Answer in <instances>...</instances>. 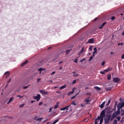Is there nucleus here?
Segmentation results:
<instances>
[{"instance_id":"0eeeda50","label":"nucleus","mask_w":124,"mask_h":124,"mask_svg":"<svg viewBox=\"0 0 124 124\" xmlns=\"http://www.w3.org/2000/svg\"><path fill=\"white\" fill-rule=\"evenodd\" d=\"M40 93H43V94H49V92L44 90H40Z\"/></svg>"},{"instance_id":"4d7b16f0","label":"nucleus","mask_w":124,"mask_h":124,"mask_svg":"<svg viewBox=\"0 0 124 124\" xmlns=\"http://www.w3.org/2000/svg\"><path fill=\"white\" fill-rule=\"evenodd\" d=\"M100 124H101V123H102V122H103V119H100Z\"/></svg>"},{"instance_id":"13d9d810","label":"nucleus","mask_w":124,"mask_h":124,"mask_svg":"<svg viewBox=\"0 0 124 124\" xmlns=\"http://www.w3.org/2000/svg\"><path fill=\"white\" fill-rule=\"evenodd\" d=\"M28 87L29 86H24L23 87V89H28Z\"/></svg>"},{"instance_id":"37998d69","label":"nucleus","mask_w":124,"mask_h":124,"mask_svg":"<svg viewBox=\"0 0 124 124\" xmlns=\"http://www.w3.org/2000/svg\"><path fill=\"white\" fill-rule=\"evenodd\" d=\"M105 64V61H103L101 64V65L103 66Z\"/></svg>"},{"instance_id":"20e7f679","label":"nucleus","mask_w":124,"mask_h":124,"mask_svg":"<svg viewBox=\"0 0 124 124\" xmlns=\"http://www.w3.org/2000/svg\"><path fill=\"white\" fill-rule=\"evenodd\" d=\"M113 81L114 82V83H119V82L121 81V78H114Z\"/></svg>"},{"instance_id":"c03bdc74","label":"nucleus","mask_w":124,"mask_h":124,"mask_svg":"<svg viewBox=\"0 0 124 124\" xmlns=\"http://www.w3.org/2000/svg\"><path fill=\"white\" fill-rule=\"evenodd\" d=\"M25 106V104H23L22 105H19L20 107H24Z\"/></svg>"},{"instance_id":"0e129e2a","label":"nucleus","mask_w":124,"mask_h":124,"mask_svg":"<svg viewBox=\"0 0 124 124\" xmlns=\"http://www.w3.org/2000/svg\"><path fill=\"white\" fill-rule=\"evenodd\" d=\"M114 54H115V53L113 52H110V55H114Z\"/></svg>"},{"instance_id":"c85d7f7f","label":"nucleus","mask_w":124,"mask_h":124,"mask_svg":"<svg viewBox=\"0 0 124 124\" xmlns=\"http://www.w3.org/2000/svg\"><path fill=\"white\" fill-rule=\"evenodd\" d=\"M70 51H71V49H70V50H67L66 51V55H68V53L70 52Z\"/></svg>"},{"instance_id":"5701e85b","label":"nucleus","mask_w":124,"mask_h":124,"mask_svg":"<svg viewBox=\"0 0 124 124\" xmlns=\"http://www.w3.org/2000/svg\"><path fill=\"white\" fill-rule=\"evenodd\" d=\"M11 81V78H10L9 80L7 81L6 88H7V86H8V84L10 83Z\"/></svg>"},{"instance_id":"603ef678","label":"nucleus","mask_w":124,"mask_h":124,"mask_svg":"<svg viewBox=\"0 0 124 124\" xmlns=\"http://www.w3.org/2000/svg\"><path fill=\"white\" fill-rule=\"evenodd\" d=\"M77 76H79V75L77 74V75H73V77H77Z\"/></svg>"},{"instance_id":"4c0bfd02","label":"nucleus","mask_w":124,"mask_h":124,"mask_svg":"<svg viewBox=\"0 0 124 124\" xmlns=\"http://www.w3.org/2000/svg\"><path fill=\"white\" fill-rule=\"evenodd\" d=\"M117 121H121V117L118 116L117 117Z\"/></svg>"},{"instance_id":"2f4dec72","label":"nucleus","mask_w":124,"mask_h":124,"mask_svg":"<svg viewBox=\"0 0 124 124\" xmlns=\"http://www.w3.org/2000/svg\"><path fill=\"white\" fill-rule=\"evenodd\" d=\"M121 116H124V110H121Z\"/></svg>"},{"instance_id":"09e8293b","label":"nucleus","mask_w":124,"mask_h":124,"mask_svg":"<svg viewBox=\"0 0 124 124\" xmlns=\"http://www.w3.org/2000/svg\"><path fill=\"white\" fill-rule=\"evenodd\" d=\"M73 84H76V80H74L73 81Z\"/></svg>"},{"instance_id":"72a5a7b5","label":"nucleus","mask_w":124,"mask_h":124,"mask_svg":"<svg viewBox=\"0 0 124 124\" xmlns=\"http://www.w3.org/2000/svg\"><path fill=\"white\" fill-rule=\"evenodd\" d=\"M117 123H118V121H117V120H115L112 124H117Z\"/></svg>"},{"instance_id":"f3484780","label":"nucleus","mask_w":124,"mask_h":124,"mask_svg":"<svg viewBox=\"0 0 124 124\" xmlns=\"http://www.w3.org/2000/svg\"><path fill=\"white\" fill-rule=\"evenodd\" d=\"M94 89H95V90H97V91H101V88L97 86L94 87Z\"/></svg>"},{"instance_id":"6ab92c4d","label":"nucleus","mask_w":124,"mask_h":124,"mask_svg":"<svg viewBox=\"0 0 124 124\" xmlns=\"http://www.w3.org/2000/svg\"><path fill=\"white\" fill-rule=\"evenodd\" d=\"M66 87V85H63L60 87V90H63V89H65Z\"/></svg>"},{"instance_id":"ea45409f","label":"nucleus","mask_w":124,"mask_h":124,"mask_svg":"<svg viewBox=\"0 0 124 124\" xmlns=\"http://www.w3.org/2000/svg\"><path fill=\"white\" fill-rule=\"evenodd\" d=\"M58 107H59V105H56L54 106V109H57V108H58Z\"/></svg>"},{"instance_id":"680f3d73","label":"nucleus","mask_w":124,"mask_h":124,"mask_svg":"<svg viewBox=\"0 0 124 124\" xmlns=\"http://www.w3.org/2000/svg\"><path fill=\"white\" fill-rule=\"evenodd\" d=\"M94 56H95V53L93 52V55L92 57H93H93H94Z\"/></svg>"},{"instance_id":"dca6fc26","label":"nucleus","mask_w":124,"mask_h":124,"mask_svg":"<svg viewBox=\"0 0 124 124\" xmlns=\"http://www.w3.org/2000/svg\"><path fill=\"white\" fill-rule=\"evenodd\" d=\"M46 70L45 68H39L38 69V71H39L40 72H41V71H44Z\"/></svg>"},{"instance_id":"6e6552de","label":"nucleus","mask_w":124,"mask_h":124,"mask_svg":"<svg viewBox=\"0 0 124 124\" xmlns=\"http://www.w3.org/2000/svg\"><path fill=\"white\" fill-rule=\"evenodd\" d=\"M69 107H70V105H69V106H67V107H64V108H61V111H63V110H68V108H69Z\"/></svg>"},{"instance_id":"f03ea898","label":"nucleus","mask_w":124,"mask_h":124,"mask_svg":"<svg viewBox=\"0 0 124 124\" xmlns=\"http://www.w3.org/2000/svg\"><path fill=\"white\" fill-rule=\"evenodd\" d=\"M105 117V110H103L101 111L100 113V116H98L97 120L98 121H99L100 119H102V120H103V118Z\"/></svg>"},{"instance_id":"a19ab883","label":"nucleus","mask_w":124,"mask_h":124,"mask_svg":"<svg viewBox=\"0 0 124 124\" xmlns=\"http://www.w3.org/2000/svg\"><path fill=\"white\" fill-rule=\"evenodd\" d=\"M89 50L90 51H92L93 50V46H90L89 47Z\"/></svg>"},{"instance_id":"bb28decb","label":"nucleus","mask_w":124,"mask_h":124,"mask_svg":"<svg viewBox=\"0 0 124 124\" xmlns=\"http://www.w3.org/2000/svg\"><path fill=\"white\" fill-rule=\"evenodd\" d=\"M112 88H111V87H108V88H106V91H111V89Z\"/></svg>"},{"instance_id":"e2e57ef3","label":"nucleus","mask_w":124,"mask_h":124,"mask_svg":"<svg viewBox=\"0 0 124 124\" xmlns=\"http://www.w3.org/2000/svg\"><path fill=\"white\" fill-rule=\"evenodd\" d=\"M62 69V66H60V68H59V70H61Z\"/></svg>"},{"instance_id":"79ce46f5","label":"nucleus","mask_w":124,"mask_h":124,"mask_svg":"<svg viewBox=\"0 0 124 124\" xmlns=\"http://www.w3.org/2000/svg\"><path fill=\"white\" fill-rule=\"evenodd\" d=\"M105 72H103V71H100V73L101 74H105Z\"/></svg>"},{"instance_id":"864d4df0","label":"nucleus","mask_w":124,"mask_h":124,"mask_svg":"<svg viewBox=\"0 0 124 124\" xmlns=\"http://www.w3.org/2000/svg\"><path fill=\"white\" fill-rule=\"evenodd\" d=\"M56 93H59V94H60L61 91H56Z\"/></svg>"},{"instance_id":"c756f323","label":"nucleus","mask_w":124,"mask_h":124,"mask_svg":"<svg viewBox=\"0 0 124 124\" xmlns=\"http://www.w3.org/2000/svg\"><path fill=\"white\" fill-rule=\"evenodd\" d=\"M59 119H57V120H55L54 122H53V124H57V123H58V122H59Z\"/></svg>"},{"instance_id":"412c9836","label":"nucleus","mask_w":124,"mask_h":124,"mask_svg":"<svg viewBox=\"0 0 124 124\" xmlns=\"http://www.w3.org/2000/svg\"><path fill=\"white\" fill-rule=\"evenodd\" d=\"M107 76H108L107 77L108 80H110V79H111V74H108Z\"/></svg>"},{"instance_id":"a211bd4d","label":"nucleus","mask_w":124,"mask_h":124,"mask_svg":"<svg viewBox=\"0 0 124 124\" xmlns=\"http://www.w3.org/2000/svg\"><path fill=\"white\" fill-rule=\"evenodd\" d=\"M27 63H28V61H27V60L25 61L23 63H22L21 64V66H24V65L27 64Z\"/></svg>"},{"instance_id":"9b49d317","label":"nucleus","mask_w":124,"mask_h":124,"mask_svg":"<svg viewBox=\"0 0 124 124\" xmlns=\"http://www.w3.org/2000/svg\"><path fill=\"white\" fill-rule=\"evenodd\" d=\"M111 70H113V68H108V69H106L104 70V72H108V71H111Z\"/></svg>"},{"instance_id":"f257e3e1","label":"nucleus","mask_w":124,"mask_h":124,"mask_svg":"<svg viewBox=\"0 0 124 124\" xmlns=\"http://www.w3.org/2000/svg\"><path fill=\"white\" fill-rule=\"evenodd\" d=\"M111 118H112V114L111 113H109L106 115V119H105V124H108L109 123V121H111Z\"/></svg>"},{"instance_id":"9d476101","label":"nucleus","mask_w":124,"mask_h":124,"mask_svg":"<svg viewBox=\"0 0 124 124\" xmlns=\"http://www.w3.org/2000/svg\"><path fill=\"white\" fill-rule=\"evenodd\" d=\"M75 90H76V88H74L73 89H72V92H69L68 93V95H71V94H72L73 93H74V91H75Z\"/></svg>"},{"instance_id":"a18cd8bd","label":"nucleus","mask_w":124,"mask_h":124,"mask_svg":"<svg viewBox=\"0 0 124 124\" xmlns=\"http://www.w3.org/2000/svg\"><path fill=\"white\" fill-rule=\"evenodd\" d=\"M43 104V102H41L40 103H39V106H41V105H42Z\"/></svg>"},{"instance_id":"e433bc0d","label":"nucleus","mask_w":124,"mask_h":124,"mask_svg":"<svg viewBox=\"0 0 124 124\" xmlns=\"http://www.w3.org/2000/svg\"><path fill=\"white\" fill-rule=\"evenodd\" d=\"M85 106H86V104H81L80 105V106H81V107H85Z\"/></svg>"},{"instance_id":"423d86ee","label":"nucleus","mask_w":124,"mask_h":124,"mask_svg":"<svg viewBox=\"0 0 124 124\" xmlns=\"http://www.w3.org/2000/svg\"><path fill=\"white\" fill-rule=\"evenodd\" d=\"M91 97H89L88 98H86L84 100V102H86V104H90L91 103L90 102L91 101V100H89Z\"/></svg>"},{"instance_id":"338daca9","label":"nucleus","mask_w":124,"mask_h":124,"mask_svg":"<svg viewBox=\"0 0 124 124\" xmlns=\"http://www.w3.org/2000/svg\"><path fill=\"white\" fill-rule=\"evenodd\" d=\"M62 61H60L59 62L60 64H62Z\"/></svg>"},{"instance_id":"8fccbe9b","label":"nucleus","mask_w":124,"mask_h":124,"mask_svg":"<svg viewBox=\"0 0 124 124\" xmlns=\"http://www.w3.org/2000/svg\"><path fill=\"white\" fill-rule=\"evenodd\" d=\"M97 121H98V120H97V119L95 120L94 124H97V123H98Z\"/></svg>"},{"instance_id":"58836bf2","label":"nucleus","mask_w":124,"mask_h":124,"mask_svg":"<svg viewBox=\"0 0 124 124\" xmlns=\"http://www.w3.org/2000/svg\"><path fill=\"white\" fill-rule=\"evenodd\" d=\"M84 61H86V59L85 58L82 59L80 61V62H84Z\"/></svg>"},{"instance_id":"052dcab7","label":"nucleus","mask_w":124,"mask_h":124,"mask_svg":"<svg viewBox=\"0 0 124 124\" xmlns=\"http://www.w3.org/2000/svg\"><path fill=\"white\" fill-rule=\"evenodd\" d=\"M34 120H35L36 121V120H38V118H37V116H35V117L34 118Z\"/></svg>"},{"instance_id":"de8ad7c7","label":"nucleus","mask_w":124,"mask_h":124,"mask_svg":"<svg viewBox=\"0 0 124 124\" xmlns=\"http://www.w3.org/2000/svg\"><path fill=\"white\" fill-rule=\"evenodd\" d=\"M124 45V43H118V46H120V45Z\"/></svg>"},{"instance_id":"39448f33","label":"nucleus","mask_w":124,"mask_h":124,"mask_svg":"<svg viewBox=\"0 0 124 124\" xmlns=\"http://www.w3.org/2000/svg\"><path fill=\"white\" fill-rule=\"evenodd\" d=\"M117 107L119 108V109H122L123 107H124V105L123 104V103L120 102L118 105Z\"/></svg>"},{"instance_id":"1a4fd4ad","label":"nucleus","mask_w":124,"mask_h":124,"mask_svg":"<svg viewBox=\"0 0 124 124\" xmlns=\"http://www.w3.org/2000/svg\"><path fill=\"white\" fill-rule=\"evenodd\" d=\"M117 113L114 112L113 114H112V115L111 117V121H112L113 119H114V118H116V117H117Z\"/></svg>"},{"instance_id":"3c124183","label":"nucleus","mask_w":124,"mask_h":124,"mask_svg":"<svg viewBox=\"0 0 124 124\" xmlns=\"http://www.w3.org/2000/svg\"><path fill=\"white\" fill-rule=\"evenodd\" d=\"M52 109H53L52 108H49V113H50V112H52Z\"/></svg>"},{"instance_id":"7c9ffc66","label":"nucleus","mask_w":124,"mask_h":124,"mask_svg":"<svg viewBox=\"0 0 124 124\" xmlns=\"http://www.w3.org/2000/svg\"><path fill=\"white\" fill-rule=\"evenodd\" d=\"M84 49H85V47H82V49L80 50V53H83L84 52Z\"/></svg>"},{"instance_id":"473e14b6","label":"nucleus","mask_w":124,"mask_h":124,"mask_svg":"<svg viewBox=\"0 0 124 124\" xmlns=\"http://www.w3.org/2000/svg\"><path fill=\"white\" fill-rule=\"evenodd\" d=\"M93 57L91 56L89 59V62H91V61H92V60H93Z\"/></svg>"},{"instance_id":"774afa93","label":"nucleus","mask_w":124,"mask_h":124,"mask_svg":"<svg viewBox=\"0 0 124 124\" xmlns=\"http://www.w3.org/2000/svg\"><path fill=\"white\" fill-rule=\"evenodd\" d=\"M122 35H124V31H123V32L122 33Z\"/></svg>"},{"instance_id":"c9c22d12","label":"nucleus","mask_w":124,"mask_h":124,"mask_svg":"<svg viewBox=\"0 0 124 124\" xmlns=\"http://www.w3.org/2000/svg\"><path fill=\"white\" fill-rule=\"evenodd\" d=\"M74 62H75L76 63H77V62H78V59H76L74 61Z\"/></svg>"},{"instance_id":"6e6d98bb","label":"nucleus","mask_w":124,"mask_h":124,"mask_svg":"<svg viewBox=\"0 0 124 124\" xmlns=\"http://www.w3.org/2000/svg\"><path fill=\"white\" fill-rule=\"evenodd\" d=\"M34 102H35V100H31V103H33Z\"/></svg>"},{"instance_id":"f8f14e48","label":"nucleus","mask_w":124,"mask_h":124,"mask_svg":"<svg viewBox=\"0 0 124 124\" xmlns=\"http://www.w3.org/2000/svg\"><path fill=\"white\" fill-rule=\"evenodd\" d=\"M107 24V22H104L102 25H101V26H100V27H99V29L100 30H102L103 29V27H104V26H105V24Z\"/></svg>"},{"instance_id":"4468645a","label":"nucleus","mask_w":124,"mask_h":124,"mask_svg":"<svg viewBox=\"0 0 124 124\" xmlns=\"http://www.w3.org/2000/svg\"><path fill=\"white\" fill-rule=\"evenodd\" d=\"M104 105H105V102H103L99 106L101 108H104Z\"/></svg>"},{"instance_id":"49530a36","label":"nucleus","mask_w":124,"mask_h":124,"mask_svg":"<svg viewBox=\"0 0 124 124\" xmlns=\"http://www.w3.org/2000/svg\"><path fill=\"white\" fill-rule=\"evenodd\" d=\"M41 80V78H38L37 79V83H39L40 81Z\"/></svg>"},{"instance_id":"4be33fe9","label":"nucleus","mask_w":124,"mask_h":124,"mask_svg":"<svg viewBox=\"0 0 124 124\" xmlns=\"http://www.w3.org/2000/svg\"><path fill=\"white\" fill-rule=\"evenodd\" d=\"M93 53H95V55H96V53H97V48H96V47H94L93 49Z\"/></svg>"},{"instance_id":"7ed1b4c3","label":"nucleus","mask_w":124,"mask_h":124,"mask_svg":"<svg viewBox=\"0 0 124 124\" xmlns=\"http://www.w3.org/2000/svg\"><path fill=\"white\" fill-rule=\"evenodd\" d=\"M34 99L37 100V102L39 101L40 100V99L41 98V95L40 94H37L36 96L33 97Z\"/></svg>"},{"instance_id":"69168bd1","label":"nucleus","mask_w":124,"mask_h":124,"mask_svg":"<svg viewBox=\"0 0 124 124\" xmlns=\"http://www.w3.org/2000/svg\"><path fill=\"white\" fill-rule=\"evenodd\" d=\"M98 18H95L94 20V22H95V21H96Z\"/></svg>"},{"instance_id":"f704fd0d","label":"nucleus","mask_w":124,"mask_h":124,"mask_svg":"<svg viewBox=\"0 0 124 124\" xmlns=\"http://www.w3.org/2000/svg\"><path fill=\"white\" fill-rule=\"evenodd\" d=\"M17 97H19V98H23V96H21L20 95H17Z\"/></svg>"},{"instance_id":"2eb2a0df","label":"nucleus","mask_w":124,"mask_h":124,"mask_svg":"<svg viewBox=\"0 0 124 124\" xmlns=\"http://www.w3.org/2000/svg\"><path fill=\"white\" fill-rule=\"evenodd\" d=\"M117 111H116V114L117 115H120V114H121V111L120 110H121V109L119 108V107H117Z\"/></svg>"},{"instance_id":"a878e982","label":"nucleus","mask_w":124,"mask_h":124,"mask_svg":"<svg viewBox=\"0 0 124 124\" xmlns=\"http://www.w3.org/2000/svg\"><path fill=\"white\" fill-rule=\"evenodd\" d=\"M76 105L77 104H76V103H75V101H73L72 102V103L70 104V105H70V106H71V105Z\"/></svg>"},{"instance_id":"aec40b11","label":"nucleus","mask_w":124,"mask_h":124,"mask_svg":"<svg viewBox=\"0 0 124 124\" xmlns=\"http://www.w3.org/2000/svg\"><path fill=\"white\" fill-rule=\"evenodd\" d=\"M13 99H14V97H12V98H11L9 101L7 102V104H9V103H10V102H11L12 101V100H13Z\"/></svg>"},{"instance_id":"5fc2aeb1","label":"nucleus","mask_w":124,"mask_h":124,"mask_svg":"<svg viewBox=\"0 0 124 124\" xmlns=\"http://www.w3.org/2000/svg\"><path fill=\"white\" fill-rule=\"evenodd\" d=\"M111 20H115V16H112V17L111 18Z\"/></svg>"},{"instance_id":"b1692460","label":"nucleus","mask_w":124,"mask_h":124,"mask_svg":"<svg viewBox=\"0 0 124 124\" xmlns=\"http://www.w3.org/2000/svg\"><path fill=\"white\" fill-rule=\"evenodd\" d=\"M5 74L6 75H7L6 77V78H7V77H8V76H9V75H10V73H9V72H6L5 73Z\"/></svg>"},{"instance_id":"bf43d9fd","label":"nucleus","mask_w":124,"mask_h":124,"mask_svg":"<svg viewBox=\"0 0 124 124\" xmlns=\"http://www.w3.org/2000/svg\"><path fill=\"white\" fill-rule=\"evenodd\" d=\"M55 73H56V72H55V71L51 73V75H53L55 74Z\"/></svg>"},{"instance_id":"cd10ccee","label":"nucleus","mask_w":124,"mask_h":124,"mask_svg":"<svg viewBox=\"0 0 124 124\" xmlns=\"http://www.w3.org/2000/svg\"><path fill=\"white\" fill-rule=\"evenodd\" d=\"M36 121H39V122H41V121H42V120H43V118H38V119H36Z\"/></svg>"},{"instance_id":"ddd939ff","label":"nucleus","mask_w":124,"mask_h":124,"mask_svg":"<svg viewBox=\"0 0 124 124\" xmlns=\"http://www.w3.org/2000/svg\"><path fill=\"white\" fill-rule=\"evenodd\" d=\"M88 43L93 44V42H94V41L93 40V38L90 39L88 41Z\"/></svg>"},{"instance_id":"393cba45","label":"nucleus","mask_w":124,"mask_h":124,"mask_svg":"<svg viewBox=\"0 0 124 124\" xmlns=\"http://www.w3.org/2000/svg\"><path fill=\"white\" fill-rule=\"evenodd\" d=\"M79 94V93H77L75 96H73L71 99H73V98H75L77 95Z\"/></svg>"}]
</instances>
